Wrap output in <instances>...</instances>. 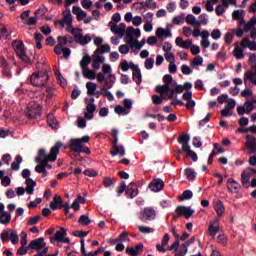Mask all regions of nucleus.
<instances>
[{
    "label": "nucleus",
    "instance_id": "obj_22",
    "mask_svg": "<svg viewBox=\"0 0 256 256\" xmlns=\"http://www.w3.org/2000/svg\"><path fill=\"white\" fill-rule=\"evenodd\" d=\"M126 253L127 255H131V256H137L138 253H143V244L139 243L134 248L133 247L126 248Z\"/></svg>",
    "mask_w": 256,
    "mask_h": 256
},
{
    "label": "nucleus",
    "instance_id": "obj_64",
    "mask_svg": "<svg viewBox=\"0 0 256 256\" xmlns=\"http://www.w3.org/2000/svg\"><path fill=\"white\" fill-rule=\"evenodd\" d=\"M173 25H181V23H184V17L183 16H176L172 19Z\"/></svg>",
    "mask_w": 256,
    "mask_h": 256
},
{
    "label": "nucleus",
    "instance_id": "obj_37",
    "mask_svg": "<svg viewBox=\"0 0 256 256\" xmlns=\"http://www.w3.org/2000/svg\"><path fill=\"white\" fill-rule=\"evenodd\" d=\"M185 175H186V179H188L189 181H195L197 177V172H195L193 168H186Z\"/></svg>",
    "mask_w": 256,
    "mask_h": 256
},
{
    "label": "nucleus",
    "instance_id": "obj_2",
    "mask_svg": "<svg viewBox=\"0 0 256 256\" xmlns=\"http://www.w3.org/2000/svg\"><path fill=\"white\" fill-rule=\"evenodd\" d=\"M111 135L113 137V141H112V151H110V154L112 155V157H117V155H120V157H124L125 156V147L123 145L119 146L117 145V143H119V130L113 128L111 130Z\"/></svg>",
    "mask_w": 256,
    "mask_h": 256
},
{
    "label": "nucleus",
    "instance_id": "obj_17",
    "mask_svg": "<svg viewBox=\"0 0 256 256\" xmlns=\"http://www.w3.org/2000/svg\"><path fill=\"white\" fill-rule=\"evenodd\" d=\"M45 245H46L45 239H43V238H37L35 240H32L29 243L30 249H36L37 251L43 249V247H45Z\"/></svg>",
    "mask_w": 256,
    "mask_h": 256
},
{
    "label": "nucleus",
    "instance_id": "obj_14",
    "mask_svg": "<svg viewBox=\"0 0 256 256\" xmlns=\"http://www.w3.org/2000/svg\"><path fill=\"white\" fill-rule=\"evenodd\" d=\"M178 153H186V157H191L192 161L197 162L199 157L195 151L191 150V146H185L178 150Z\"/></svg>",
    "mask_w": 256,
    "mask_h": 256
},
{
    "label": "nucleus",
    "instance_id": "obj_21",
    "mask_svg": "<svg viewBox=\"0 0 256 256\" xmlns=\"http://www.w3.org/2000/svg\"><path fill=\"white\" fill-rule=\"evenodd\" d=\"M76 43L82 46L88 45V43H91V34L83 36V33H79V36H76Z\"/></svg>",
    "mask_w": 256,
    "mask_h": 256
},
{
    "label": "nucleus",
    "instance_id": "obj_40",
    "mask_svg": "<svg viewBox=\"0 0 256 256\" xmlns=\"http://www.w3.org/2000/svg\"><path fill=\"white\" fill-rule=\"evenodd\" d=\"M178 199L179 201H189V199H193V192L191 190H185Z\"/></svg>",
    "mask_w": 256,
    "mask_h": 256
},
{
    "label": "nucleus",
    "instance_id": "obj_58",
    "mask_svg": "<svg viewBox=\"0 0 256 256\" xmlns=\"http://www.w3.org/2000/svg\"><path fill=\"white\" fill-rule=\"evenodd\" d=\"M198 22L200 23V25H207V23H209V18L207 14L206 13L201 14L199 16Z\"/></svg>",
    "mask_w": 256,
    "mask_h": 256
},
{
    "label": "nucleus",
    "instance_id": "obj_39",
    "mask_svg": "<svg viewBox=\"0 0 256 256\" xmlns=\"http://www.w3.org/2000/svg\"><path fill=\"white\" fill-rule=\"evenodd\" d=\"M46 121L52 129H57V120L55 119V116L53 114H48Z\"/></svg>",
    "mask_w": 256,
    "mask_h": 256
},
{
    "label": "nucleus",
    "instance_id": "obj_10",
    "mask_svg": "<svg viewBox=\"0 0 256 256\" xmlns=\"http://www.w3.org/2000/svg\"><path fill=\"white\" fill-rule=\"evenodd\" d=\"M150 191H153L154 193H159V191H163V188L165 187V182L161 180V178L153 179L149 184Z\"/></svg>",
    "mask_w": 256,
    "mask_h": 256
},
{
    "label": "nucleus",
    "instance_id": "obj_36",
    "mask_svg": "<svg viewBox=\"0 0 256 256\" xmlns=\"http://www.w3.org/2000/svg\"><path fill=\"white\" fill-rule=\"evenodd\" d=\"M125 29H127V25L125 23H120L119 26H116L113 33L119 35V37H123L125 35Z\"/></svg>",
    "mask_w": 256,
    "mask_h": 256
},
{
    "label": "nucleus",
    "instance_id": "obj_20",
    "mask_svg": "<svg viewBox=\"0 0 256 256\" xmlns=\"http://www.w3.org/2000/svg\"><path fill=\"white\" fill-rule=\"evenodd\" d=\"M12 47L17 55H23L25 52V44H23V41L21 40H15L12 43Z\"/></svg>",
    "mask_w": 256,
    "mask_h": 256
},
{
    "label": "nucleus",
    "instance_id": "obj_3",
    "mask_svg": "<svg viewBox=\"0 0 256 256\" xmlns=\"http://www.w3.org/2000/svg\"><path fill=\"white\" fill-rule=\"evenodd\" d=\"M29 79L30 83L34 85V87H45V83L49 81V72L47 71V69H45L44 71H39L32 74Z\"/></svg>",
    "mask_w": 256,
    "mask_h": 256
},
{
    "label": "nucleus",
    "instance_id": "obj_41",
    "mask_svg": "<svg viewBox=\"0 0 256 256\" xmlns=\"http://www.w3.org/2000/svg\"><path fill=\"white\" fill-rule=\"evenodd\" d=\"M116 183H117V179H115V178L111 179V177H105L103 180V185L106 188L115 187Z\"/></svg>",
    "mask_w": 256,
    "mask_h": 256
},
{
    "label": "nucleus",
    "instance_id": "obj_51",
    "mask_svg": "<svg viewBox=\"0 0 256 256\" xmlns=\"http://www.w3.org/2000/svg\"><path fill=\"white\" fill-rule=\"evenodd\" d=\"M37 21H39V18L36 16L30 17L29 19L24 21V25H28L29 27L33 25H37Z\"/></svg>",
    "mask_w": 256,
    "mask_h": 256
},
{
    "label": "nucleus",
    "instance_id": "obj_44",
    "mask_svg": "<svg viewBox=\"0 0 256 256\" xmlns=\"http://www.w3.org/2000/svg\"><path fill=\"white\" fill-rule=\"evenodd\" d=\"M80 244H81V253H82V256H95V252H89V253H87V250H85V239H81V240H80Z\"/></svg>",
    "mask_w": 256,
    "mask_h": 256
},
{
    "label": "nucleus",
    "instance_id": "obj_31",
    "mask_svg": "<svg viewBox=\"0 0 256 256\" xmlns=\"http://www.w3.org/2000/svg\"><path fill=\"white\" fill-rule=\"evenodd\" d=\"M91 64V56L89 54H86L85 56L82 57L80 61V67L83 70L89 69V65Z\"/></svg>",
    "mask_w": 256,
    "mask_h": 256
},
{
    "label": "nucleus",
    "instance_id": "obj_59",
    "mask_svg": "<svg viewBox=\"0 0 256 256\" xmlns=\"http://www.w3.org/2000/svg\"><path fill=\"white\" fill-rule=\"evenodd\" d=\"M77 125L79 129H85V127H87V120L83 117H78Z\"/></svg>",
    "mask_w": 256,
    "mask_h": 256
},
{
    "label": "nucleus",
    "instance_id": "obj_27",
    "mask_svg": "<svg viewBox=\"0 0 256 256\" xmlns=\"http://www.w3.org/2000/svg\"><path fill=\"white\" fill-rule=\"evenodd\" d=\"M189 141H191V137L187 133L180 135L178 138V143L182 145V147H189Z\"/></svg>",
    "mask_w": 256,
    "mask_h": 256
},
{
    "label": "nucleus",
    "instance_id": "obj_4",
    "mask_svg": "<svg viewBox=\"0 0 256 256\" xmlns=\"http://www.w3.org/2000/svg\"><path fill=\"white\" fill-rule=\"evenodd\" d=\"M195 210L191 209V206H177L175 209V214L173 215V221H178L179 217L184 215L185 219H190L193 217Z\"/></svg>",
    "mask_w": 256,
    "mask_h": 256
},
{
    "label": "nucleus",
    "instance_id": "obj_46",
    "mask_svg": "<svg viewBox=\"0 0 256 256\" xmlns=\"http://www.w3.org/2000/svg\"><path fill=\"white\" fill-rule=\"evenodd\" d=\"M234 57H236L237 59H243L245 57V54H243V49L239 48V46H236L234 48Z\"/></svg>",
    "mask_w": 256,
    "mask_h": 256
},
{
    "label": "nucleus",
    "instance_id": "obj_32",
    "mask_svg": "<svg viewBox=\"0 0 256 256\" xmlns=\"http://www.w3.org/2000/svg\"><path fill=\"white\" fill-rule=\"evenodd\" d=\"M23 163V157L21 155H16L15 162H12L11 169L12 171H19L20 165Z\"/></svg>",
    "mask_w": 256,
    "mask_h": 256
},
{
    "label": "nucleus",
    "instance_id": "obj_33",
    "mask_svg": "<svg viewBox=\"0 0 256 256\" xmlns=\"http://www.w3.org/2000/svg\"><path fill=\"white\" fill-rule=\"evenodd\" d=\"M132 79L135 81L137 85H141V82L143 81V76L141 75V69L138 68V70H134L132 72Z\"/></svg>",
    "mask_w": 256,
    "mask_h": 256
},
{
    "label": "nucleus",
    "instance_id": "obj_19",
    "mask_svg": "<svg viewBox=\"0 0 256 256\" xmlns=\"http://www.w3.org/2000/svg\"><path fill=\"white\" fill-rule=\"evenodd\" d=\"M72 13L76 15L77 21H83V19L87 18V12L83 11L79 6H73Z\"/></svg>",
    "mask_w": 256,
    "mask_h": 256
},
{
    "label": "nucleus",
    "instance_id": "obj_1",
    "mask_svg": "<svg viewBox=\"0 0 256 256\" xmlns=\"http://www.w3.org/2000/svg\"><path fill=\"white\" fill-rule=\"evenodd\" d=\"M63 147L62 142H56L55 145L50 149L46 159L35 158L36 163H44V169H53V166L49 164L50 162L57 161V155H59V150Z\"/></svg>",
    "mask_w": 256,
    "mask_h": 256
},
{
    "label": "nucleus",
    "instance_id": "obj_43",
    "mask_svg": "<svg viewBox=\"0 0 256 256\" xmlns=\"http://www.w3.org/2000/svg\"><path fill=\"white\" fill-rule=\"evenodd\" d=\"M47 7L45 6H42L40 8H38L35 12H34V15L38 18V19H41V17H44V15H46L47 13Z\"/></svg>",
    "mask_w": 256,
    "mask_h": 256
},
{
    "label": "nucleus",
    "instance_id": "obj_11",
    "mask_svg": "<svg viewBox=\"0 0 256 256\" xmlns=\"http://www.w3.org/2000/svg\"><path fill=\"white\" fill-rule=\"evenodd\" d=\"M54 241H60L61 243H71V240L67 238V229L60 227V230L56 231L54 235Z\"/></svg>",
    "mask_w": 256,
    "mask_h": 256
},
{
    "label": "nucleus",
    "instance_id": "obj_52",
    "mask_svg": "<svg viewBox=\"0 0 256 256\" xmlns=\"http://www.w3.org/2000/svg\"><path fill=\"white\" fill-rule=\"evenodd\" d=\"M132 43L133 44L131 45V47H135V49H141L145 45V43H147V40L143 38L140 42L138 40H134Z\"/></svg>",
    "mask_w": 256,
    "mask_h": 256
},
{
    "label": "nucleus",
    "instance_id": "obj_23",
    "mask_svg": "<svg viewBox=\"0 0 256 256\" xmlns=\"http://www.w3.org/2000/svg\"><path fill=\"white\" fill-rule=\"evenodd\" d=\"M64 18L63 21L67 25V27H73V15H71V9L68 8L62 12Z\"/></svg>",
    "mask_w": 256,
    "mask_h": 256
},
{
    "label": "nucleus",
    "instance_id": "obj_56",
    "mask_svg": "<svg viewBox=\"0 0 256 256\" xmlns=\"http://www.w3.org/2000/svg\"><path fill=\"white\" fill-rule=\"evenodd\" d=\"M192 67H197V66H200V65H203V57L201 56H196L192 63H191Z\"/></svg>",
    "mask_w": 256,
    "mask_h": 256
},
{
    "label": "nucleus",
    "instance_id": "obj_5",
    "mask_svg": "<svg viewBox=\"0 0 256 256\" xmlns=\"http://www.w3.org/2000/svg\"><path fill=\"white\" fill-rule=\"evenodd\" d=\"M157 217V211L153 207H146L139 214V219L142 223H149L150 221H155Z\"/></svg>",
    "mask_w": 256,
    "mask_h": 256
},
{
    "label": "nucleus",
    "instance_id": "obj_16",
    "mask_svg": "<svg viewBox=\"0 0 256 256\" xmlns=\"http://www.w3.org/2000/svg\"><path fill=\"white\" fill-rule=\"evenodd\" d=\"M63 208V198L59 195H55L53 198V201L50 202V209L52 211H57V209H62Z\"/></svg>",
    "mask_w": 256,
    "mask_h": 256
},
{
    "label": "nucleus",
    "instance_id": "obj_38",
    "mask_svg": "<svg viewBox=\"0 0 256 256\" xmlns=\"http://www.w3.org/2000/svg\"><path fill=\"white\" fill-rule=\"evenodd\" d=\"M87 95H95V91H97V84L93 82L86 83Z\"/></svg>",
    "mask_w": 256,
    "mask_h": 256
},
{
    "label": "nucleus",
    "instance_id": "obj_15",
    "mask_svg": "<svg viewBox=\"0 0 256 256\" xmlns=\"http://www.w3.org/2000/svg\"><path fill=\"white\" fill-rule=\"evenodd\" d=\"M126 195L130 197V199H135L137 195H139V192L137 190V185L134 182H131L127 187L125 191Z\"/></svg>",
    "mask_w": 256,
    "mask_h": 256
},
{
    "label": "nucleus",
    "instance_id": "obj_55",
    "mask_svg": "<svg viewBox=\"0 0 256 256\" xmlns=\"http://www.w3.org/2000/svg\"><path fill=\"white\" fill-rule=\"evenodd\" d=\"M153 65H155V59L153 58H147L145 60V63H144V66H145V69H152L153 68Z\"/></svg>",
    "mask_w": 256,
    "mask_h": 256
},
{
    "label": "nucleus",
    "instance_id": "obj_34",
    "mask_svg": "<svg viewBox=\"0 0 256 256\" xmlns=\"http://www.w3.org/2000/svg\"><path fill=\"white\" fill-rule=\"evenodd\" d=\"M214 209L218 215V217H222L223 214L225 213V207L223 206V202H221V200H218L215 205H214Z\"/></svg>",
    "mask_w": 256,
    "mask_h": 256
},
{
    "label": "nucleus",
    "instance_id": "obj_57",
    "mask_svg": "<svg viewBox=\"0 0 256 256\" xmlns=\"http://www.w3.org/2000/svg\"><path fill=\"white\" fill-rule=\"evenodd\" d=\"M243 107L246 110V115H249L251 113V111H253V104L251 103V100H247Z\"/></svg>",
    "mask_w": 256,
    "mask_h": 256
},
{
    "label": "nucleus",
    "instance_id": "obj_28",
    "mask_svg": "<svg viewBox=\"0 0 256 256\" xmlns=\"http://www.w3.org/2000/svg\"><path fill=\"white\" fill-rule=\"evenodd\" d=\"M245 15L244 10H234L232 13V19L234 21H241L242 23H245V19H243Z\"/></svg>",
    "mask_w": 256,
    "mask_h": 256
},
{
    "label": "nucleus",
    "instance_id": "obj_63",
    "mask_svg": "<svg viewBox=\"0 0 256 256\" xmlns=\"http://www.w3.org/2000/svg\"><path fill=\"white\" fill-rule=\"evenodd\" d=\"M119 241H131V239L129 238V232H122L119 237H118Z\"/></svg>",
    "mask_w": 256,
    "mask_h": 256
},
{
    "label": "nucleus",
    "instance_id": "obj_12",
    "mask_svg": "<svg viewBox=\"0 0 256 256\" xmlns=\"http://www.w3.org/2000/svg\"><path fill=\"white\" fill-rule=\"evenodd\" d=\"M246 139L248 140L246 142V149H248L250 155H253L256 153V138L252 135H247Z\"/></svg>",
    "mask_w": 256,
    "mask_h": 256
},
{
    "label": "nucleus",
    "instance_id": "obj_24",
    "mask_svg": "<svg viewBox=\"0 0 256 256\" xmlns=\"http://www.w3.org/2000/svg\"><path fill=\"white\" fill-rule=\"evenodd\" d=\"M241 181L242 186L246 187V189H249V183H251V173L249 171L244 170L241 174Z\"/></svg>",
    "mask_w": 256,
    "mask_h": 256
},
{
    "label": "nucleus",
    "instance_id": "obj_42",
    "mask_svg": "<svg viewBox=\"0 0 256 256\" xmlns=\"http://www.w3.org/2000/svg\"><path fill=\"white\" fill-rule=\"evenodd\" d=\"M101 95H103V97H107L108 101H115V96H113L111 91L107 90L105 87L101 88Z\"/></svg>",
    "mask_w": 256,
    "mask_h": 256
},
{
    "label": "nucleus",
    "instance_id": "obj_29",
    "mask_svg": "<svg viewBox=\"0 0 256 256\" xmlns=\"http://www.w3.org/2000/svg\"><path fill=\"white\" fill-rule=\"evenodd\" d=\"M186 23L188 25H193V27H201V22H199V20H197L193 14H188L186 16Z\"/></svg>",
    "mask_w": 256,
    "mask_h": 256
},
{
    "label": "nucleus",
    "instance_id": "obj_47",
    "mask_svg": "<svg viewBox=\"0 0 256 256\" xmlns=\"http://www.w3.org/2000/svg\"><path fill=\"white\" fill-rule=\"evenodd\" d=\"M78 223H80V225L87 226L91 223V219H89L88 215H81L78 220Z\"/></svg>",
    "mask_w": 256,
    "mask_h": 256
},
{
    "label": "nucleus",
    "instance_id": "obj_9",
    "mask_svg": "<svg viewBox=\"0 0 256 256\" xmlns=\"http://www.w3.org/2000/svg\"><path fill=\"white\" fill-rule=\"evenodd\" d=\"M134 35L139 39V37H141V30L139 28L135 29L133 26H129L126 29V43H133V41H135Z\"/></svg>",
    "mask_w": 256,
    "mask_h": 256
},
{
    "label": "nucleus",
    "instance_id": "obj_48",
    "mask_svg": "<svg viewBox=\"0 0 256 256\" xmlns=\"http://www.w3.org/2000/svg\"><path fill=\"white\" fill-rule=\"evenodd\" d=\"M111 51V46L109 44H104L101 46V48H97L95 50V53H109Z\"/></svg>",
    "mask_w": 256,
    "mask_h": 256
},
{
    "label": "nucleus",
    "instance_id": "obj_53",
    "mask_svg": "<svg viewBox=\"0 0 256 256\" xmlns=\"http://www.w3.org/2000/svg\"><path fill=\"white\" fill-rule=\"evenodd\" d=\"M147 7V9H157V3L155 0H146L143 8Z\"/></svg>",
    "mask_w": 256,
    "mask_h": 256
},
{
    "label": "nucleus",
    "instance_id": "obj_54",
    "mask_svg": "<svg viewBox=\"0 0 256 256\" xmlns=\"http://www.w3.org/2000/svg\"><path fill=\"white\" fill-rule=\"evenodd\" d=\"M92 59L93 61H95L96 63H105V58L103 56H101V53H95L92 55Z\"/></svg>",
    "mask_w": 256,
    "mask_h": 256
},
{
    "label": "nucleus",
    "instance_id": "obj_35",
    "mask_svg": "<svg viewBox=\"0 0 256 256\" xmlns=\"http://www.w3.org/2000/svg\"><path fill=\"white\" fill-rule=\"evenodd\" d=\"M1 225H9L11 223V214L9 212H3L0 214Z\"/></svg>",
    "mask_w": 256,
    "mask_h": 256
},
{
    "label": "nucleus",
    "instance_id": "obj_49",
    "mask_svg": "<svg viewBox=\"0 0 256 256\" xmlns=\"http://www.w3.org/2000/svg\"><path fill=\"white\" fill-rule=\"evenodd\" d=\"M163 99H165V96L155 94L152 96V103H154V105H161V103H163Z\"/></svg>",
    "mask_w": 256,
    "mask_h": 256
},
{
    "label": "nucleus",
    "instance_id": "obj_6",
    "mask_svg": "<svg viewBox=\"0 0 256 256\" xmlns=\"http://www.w3.org/2000/svg\"><path fill=\"white\" fill-rule=\"evenodd\" d=\"M0 239L4 243L10 239L13 245H17V243H19V234H17V230L7 228L3 233L0 234Z\"/></svg>",
    "mask_w": 256,
    "mask_h": 256
},
{
    "label": "nucleus",
    "instance_id": "obj_30",
    "mask_svg": "<svg viewBox=\"0 0 256 256\" xmlns=\"http://www.w3.org/2000/svg\"><path fill=\"white\" fill-rule=\"evenodd\" d=\"M82 75L83 77H85V79H90L91 81L97 79V74L95 73V71L89 68H85L84 70H82Z\"/></svg>",
    "mask_w": 256,
    "mask_h": 256
},
{
    "label": "nucleus",
    "instance_id": "obj_62",
    "mask_svg": "<svg viewBox=\"0 0 256 256\" xmlns=\"http://www.w3.org/2000/svg\"><path fill=\"white\" fill-rule=\"evenodd\" d=\"M163 81L165 82L164 85L171 86V84L173 83V76H171L170 74H165L163 77Z\"/></svg>",
    "mask_w": 256,
    "mask_h": 256
},
{
    "label": "nucleus",
    "instance_id": "obj_26",
    "mask_svg": "<svg viewBox=\"0 0 256 256\" xmlns=\"http://www.w3.org/2000/svg\"><path fill=\"white\" fill-rule=\"evenodd\" d=\"M219 231H221V227L219 226V224H217V222L211 223L208 227V233L210 237H215V235H217Z\"/></svg>",
    "mask_w": 256,
    "mask_h": 256
},
{
    "label": "nucleus",
    "instance_id": "obj_13",
    "mask_svg": "<svg viewBox=\"0 0 256 256\" xmlns=\"http://www.w3.org/2000/svg\"><path fill=\"white\" fill-rule=\"evenodd\" d=\"M226 187L231 193H239L241 189V184L236 182L235 179L229 178Z\"/></svg>",
    "mask_w": 256,
    "mask_h": 256
},
{
    "label": "nucleus",
    "instance_id": "obj_8",
    "mask_svg": "<svg viewBox=\"0 0 256 256\" xmlns=\"http://www.w3.org/2000/svg\"><path fill=\"white\" fill-rule=\"evenodd\" d=\"M155 91L165 98L168 97V99H174L176 93L175 89L171 88L169 85H157Z\"/></svg>",
    "mask_w": 256,
    "mask_h": 256
},
{
    "label": "nucleus",
    "instance_id": "obj_18",
    "mask_svg": "<svg viewBox=\"0 0 256 256\" xmlns=\"http://www.w3.org/2000/svg\"><path fill=\"white\" fill-rule=\"evenodd\" d=\"M83 148V144L77 138L70 139V151L74 153H81V149Z\"/></svg>",
    "mask_w": 256,
    "mask_h": 256
},
{
    "label": "nucleus",
    "instance_id": "obj_50",
    "mask_svg": "<svg viewBox=\"0 0 256 256\" xmlns=\"http://www.w3.org/2000/svg\"><path fill=\"white\" fill-rule=\"evenodd\" d=\"M115 113H117L118 115H129V111L125 110V108L121 105H117L114 108Z\"/></svg>",
    "mask_w": 256,
    "mask_h": 256
},
{
    "label": "nucleus",
    "instance_id": "obj_7",
    "mask_svg": "<svg viewBox=\"0 0 256 256\" xmlns=\"http://www.w3.org/2000/svg\"><path fill=\"white\" fill-rule=\"evenodd\" d=\"M26 115L28 119H37L41 117V104L38 102H30L27 106Z\"/></svg>",
    "mask_w": 256,
    "mask_h": 256
},
{
    "label": "nucleus",
    "instance_id": "obj_25",
    "mask_svg": "<svg viewBox=\"0 0 256 256\" xmlns=\"http://www.w3.org/2000/svg\"><path fill=\"white\" fill-rule=\"evenodd\" d=\"M26 193H28V195H33V192L35 191V187H37V182H35V180L28 178L26 179Z\"/></svg>",
    "mask_w": 256,
    "mask_h": 256
},
{
    "label": "nucleus",
    "instance_id": "obj_60",
    "mask_svg": "<svg viewBox=\"0 0 256 256\" xmlns=\"http://www.w3.org/2000/svg\"><path fill=\"white\" fill-rule=\"evenodd\" d=\"M133 107V101L131 99H124V110L126 111H131V108Z\"/></svg>",
    "mask_w": 256,
    "mask_h": 256
},
{
    "label": "nucleus",
    "instance_id": "obj_61",
    "mask_svg": "<svg viewBox=\"0 0 256 256\" xmlns=\"http://www.w3.org/2000/svg\"><path fill=\"white\" fill-rule=\"evenodd\" d=\"M193 145L196 147V149H199L203 146V143L201 142V137L195 136L193 138Z\"/></svg>",
    "mask_w": 256,
    "mask_h": 256
},
{
    "label": "nucleus",
    "instance_id": "obj_45",
    "mask_svg": "<svg viewBox=\"0 0 256 256\" xmlns=\"http://www.w3.org/2000/svg\"><path fill=\"white\" fill-rule=\"evenodd\" d=\"M178 247H179V249H178L179 252L177 254H175V256H185V255H187V251H189V249L185 244L182 243Z\"/></svg>",
    "mask_w": 256,
    "mask_h": 256
}]
</instances>
